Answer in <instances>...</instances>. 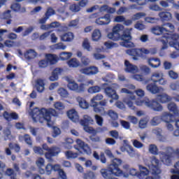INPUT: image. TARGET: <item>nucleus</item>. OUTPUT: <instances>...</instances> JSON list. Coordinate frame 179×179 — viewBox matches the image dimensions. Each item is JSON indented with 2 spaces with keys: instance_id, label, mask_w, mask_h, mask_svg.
Wrapping results in <instances>:
<instances>
[{
  "instance_id": "f257e3e1",
  "label": "nucleus",
  "mask_w": 179,
  "mask_h": 179,
  "mask_svg": "<svg viewBox=\"0 0 179 179\" xmlns=\"http://www.w3.org/2000/svg\"><path fill=\"white\" fill-rule=\"evenodd\" d=\"M131 30H132V28L130 29H127L124 31V25L117 24L113 27L112 32H110L108 34V38L113 40V41L122 40V45L127 48L135 47V44L131 41V40H132Z\"/></svg>"
},
{
  "instance_id": "f03ea898",
  "label": "nucleus",
  "mask_w": 179,
  "mask_h": 179,
  "mask_svg": "<svg viewBox=\"0 0 179 179\" xmlns=\"http://www.w3.org/2000/svg\"><path fill=\"white\" fill-rule=\"evenodd\" d=\"M51 115L57 117V111L55 109H45L44 108L40 109L35 108L32 110V120L34 122H40V124H46L49 128L52 127V121H51Z\"/></svg>"
},
{
  "instance_id": "7ed1b4c3",
  "label": "nucleus",
  "mask_w": 179,
  "mask_h": 179,
  "mask_svg": "<svg viewBox=\"0 0 179 179\" xmlns=\"http://www.w3.org/2000/svg\"><path fill=\"white\" fill-rule=\"evenodd\" d=\"M178 34H167L166 35L162 36L161 38H156V41L158 43H162V50H167V48H169V45L167 43H169V45H173L174 43L177 42V40H178Z\"/></svg>"
},
{
  "instance_id": "20e7f679",
  "label": "nucleus",
  "mask_w": 179,
  "mask_h": 179,
  "mask_svg": "<svg viewBox=\"0 0 179 179\" xmlns=\"http://www.w3.org/2000/svg\"><path fill=\"white\" fill-rule=\"evenodd\" d=\"M136 106H145L154 111H163V106L156 99L150 100L149 98H145L141 101H136Z\"/></svg>"
},
{
  "instance_id": "39448f33",
  "label": "nucleus",
  "mask_w": 179,
  "mask_h": 179,
  "mask_svg": "<svg viewBox=\"0 0 179 179\" xmlns=\"http://www.w3.org/2000/svg\"><path fill=\"white\" fill-rule=\"evenodd\" d=\"M148 166L155 178H160L159 175L162 173V171L159 168V159H156V157L149 158Z\"/></svg>"
},
{
  "instance_id": "423d86ee",
  "label": "nucleus",
  "mask_w": 179,
  "mask_h": 179,
  "mask_svg": "<svg viewBox=\"0 0 179 179\" xmlns=\"http://www.w3.org/2000/svg\"><path fill=\"white\" fill-rule=\"evenodd\" d=\"M121 93H126L129 94L127 96L123 99L124 103L129 107L131 110H135V106H134V100H135V96L132 94V92L129 91L127 88H122L121 90Z\"/></svg>"
},
{
  "instance_id": "0eeeda50",
  "label": "nucleus",
  "mask_w": 179,
  "mask_h": 179,
  "mask_svg": "<svg viewBox=\"0 0 179 179\" xmlns=\"http://www.w3.org/2000/svg\"><path fill=\"white\" fill-rule=\"evenodd\" d=\"M165 150H166V152H159V157H160L161 162H162L164 164L169 166L171 163V155H170L169 153H171V152H173V148L171 147H166L165 148Z\"/></svg>"
},
{
  "instance_id": "6e6552de",
  "label": "nucleus",
  "mask_w": 179,
  "mask_h": 179,
  "mask_svg": "<svg viewBox=\"0 0 179 179\" xmlns=\"http://www.w3.org/2000/svg\"><path fill=\"white\" fill-rule=\"evenodd\" d=\"M151 80L153 83H159L164 86L167 85V80L164 79V74L162 71H157L152 73L151 76Z\"/></svg>"
},
{
  "instance_id": "1a4fd4ad",
  "label": "nucleus",
  "mask_w": 179,
  "mask_h": 179,
  "mask_svg": "<svg viewBox=\"0 0 179 179\" xmlns=\"http://www.w3.org/2000/svg\"><path fill=\"white\" fill-rule=\"evenodd\" d=\"M61 149L57 146L51 147L49 150V152L45 153V157L48 160V162H52V157L58 156Z\"/></svg>"
},
{
  "instance_id": "9d476101",
  "label": "nucleus",
  "mask_w": 179,
  "mask_h": 179,
  "mask_svg": "<svg viewBox=\"0 0 179 179\" xmlns=\"http://www.w3.org/2000/svg\"><path fill=\"white\" fill-rule=\"evenodd\" d=\"M146 90L152 93V94H157V93H160V92H164V88L162 87H158L155 83H149L145 87Z\"/></svg>"
},
{
  "instance_id": "9b49d317",
  "label": "nucleus",
  "mask_w": 179,
  "mask_h": 179,
  "mask_svg": "<svg viewBox=\"0 0 179 179\" xmlns=\"http://www.w3.org/2000/svg\"><path fill=\"white\" fill-rule=\"evenodd\" d=\"M124 71L125 72H127L128 73H138L139 72V69L138 68V66H135L129 61L125 60L124 61Z\"/></svg>"
},
{
  "instance_id": "f8f14e48",
  "label": "nucleus",
  "mask_w": 179,
  "mask_h": 179,
  "mask_svg": "<svg viewBox=\"0 0 179 179\" xmlns=\"http://www.w3.org/2000/svg\"><path fill=\"white\" fill-rule=\"evenodd\" d=\"M80 73L87 75V76H92L93 75H97L99 73V69L96 66L85 67L80 70Z\"/></svg>"
},
{
  "instance_id": "ddd939ff",
  "label": "nucleus",
  "mask_w": 179,
  "mask_h": 179,
  "mask_svg": "<svg viewBox=\"0 0 179 179\" xmlns=\"http://www.w3.org/2000/svg\"><path fill=\"white\" fill-rule=\"evenodd\" d=\"M111 22V15L110 14H106L103 17H100L95 20L96 24L99 26H107Z\"/></svg>"
},
{
  "instance_id": "4468645a",
  "label": "nucleus",
  "mask_w": 179,
  "mask_h": 179,
  "mask_svg": "<svg viewBox=\"0 0 179 179\" xmlns=\"http://www.w3.org/2000/svg\"><path fill=\"white\" fill-rule=\"evenodd\" d=\"M130 52L131 55H134V57H142L143 54L148 55L149 54V50L145 48H134L130 50Z\"/></svg>"
},
{
  "instance_id": "2eb2a0df",
  "label": "nucleus",
  "mask_w": 179,
  "mask_h": 179,
  "mask_svg": "<svg viewBox=\"0 0 179 179\" xmlns=\"http://www.w3.org/2000/svg\"><path fill=\"white\" fill-rule=\"evenodd\" d=\"M35 87L38 93H43L45 90V80L41 78L36 80Z\"/></svg>"
},
{
  "instance_id": "dca6fc26",
  "label": "nucleus",
  "mask_w": 179,
  "mask_h": 179,
  "mask_svg": "<svg viewBox=\"0 0 179 179\" xmlns=\"http://www.w3.org/2000/svg\"><path fill=\"white\" fill-rule=\"evenodd\" d=\"M152 133L156 135L158 141L160 142H166V141H167V138L162 134L163 130L162 129L156 127L152 130Z\"/></svg>"
},
{
  "instance_id": "f3484780",
  "label": "nucleus",
  "mask_w": 179,
  "mask_h": 179,
  "mask_svg": "<svg viewBox=\"0 0 179 179\" xmlns=\"http://www.w3.org/2000/svg\"><path fill=\"white\" fill-rule=\"evenodd\" d=\"M104 92L108 97H110L113 100H118V94H117L115 90L113 89V87H108L105 89Z\"/></svg>"
},
{
  "instance_id": "a211bd4d",
  "label": "nucleus",
  "mask_w": 179,
  "mask_h": 179,
  "mask_svg": "<svg viewBox=\"0 0 179 179\" xmlns=\"http://www.w3.org/2000/svg\"><path fill=\"white\" fill-rule=\"evenodd\" d=\"M156 100L157 101H159V103H162L163 104H164L166 103H169V101H171V100H173V97L170 96L166 93H164L157 95Z\"/></svg>"
},
{
  "instance_id": "6ab92c4d",
  "label": "nucleus",
  "mask_w": 179,
  "mask_h": 179,
  "mask_svg": "<svg viewBox=\"0 0 179 179\" xmlns=\"http://www.w3.org/2000/svg\"><path fill=\"white\" fill-rule=\"evenodd\" d=\"M158 16L162 22H170L173 19V15L169 11L159 12Z\"/></svg>"
},
{
  "instance_id": "aec40b11",
  "label": "nucleus",
  "mask_w": 179,
  "mask_h": 179,
  "mask_svg": "<svg viewBox=\"0 0 179 179\" xmlns=\"http://www.w3.org/2000/svg\"><path fill=\"white\" fill-rule=\"evenodd\" d=\"M60 38L62 41L70 43L71 41H73L75 38V35L72 32L64 33L60 36Z\"/></svg>"
},
{
  "instance_id": "412c9836",
  "label": "nucleus",
  "mask_w": 179,
  "mask_h": 179,
  "mask_svg": "<svg viewBox=\"0 0 179 179\" xmlns=\"http://www.w3.org/2000/svg\"><path fill=\"white\" fill-rule=\"evenodd\" d=\"M49 65H55L58 62V56L52 54H46L45 56Z\"/></svg>"
},
{
  "instance_id": "4be33fe9",
  "label": "nucleus",
  "mask_w": 179,
  "mask_h": 179,
  "mask_svg": "<svg viewBox=\"0 0 179 179\" xmlns=\"http://www.w3.org/2000/svg\"><path fill=\"white\" fill-rule=\"evenodd\" d=\"M67 115L69 118L73 121V122H78L79 120V115H78V112H76V110L74 109L70 110L67 113Z\"/></svg>"
},
{
  "instance_id": "5701e85b",
  "label": "nucleus",
  "mask_w": 179,
  "mask_h": 179,
  "mask_svg": "<svg viewBox=\"0 0 179 179\" xmlns=\"http://www.w3.org/2000/svg\"><path fill=\"white\" fill-rule=\"evenodd\" d=\"M24 55L26 59L30 60L34 59V58H36L38 54L36 53V50L30 49L27 50Z\"/></svg>"
},
{
  "instance_id": "b1692460",
  "label": "nucleus",
  "mask_w": 179,
  "mask_h": 179,
  "mask_svg": "<svg viewBox=\"0 0 179 179\" xmlns=\"http://www.w3.org/2000/svg\"><path fill=\"white\" fill-rule=\"evenodd\" d=\"M168 110L171 111V113H173L175 115H179V110L178 107L177 106V104L174 102H170L167 105Z\"/></svg>"
},
{
  "instance_id": "393cba45",
  "label": "nucleus",
  "mask_w": 179,
  "mask_h": 179,
  "mask_svg": "<svg viewBox=\"0 0 179 179\" xmlns=\"http://www.w3.org/2000/svg\"><path fill=\"white\" fill-rule=\"evenodd\" d=\"M160 59L157 57H152L148 59V65L152 66V68H159L161 65Z\"/></svg>"
},
{
  "instance_id": "a878e982",
  "label": "nucleus",
  "mask_w": 179,
  "mask_h": 179,
  "mask_svg": "<svg viewBox=\"0 0 179 179\" xmlns=\"http://www.w3.org/2000/svg\"><path fill=\"white\" fill-rule=\"evenodd\" d=\"M162 26L164 33H166V35L169 34V33H172V31H174V25L170 22L164 24Z\"/></svg>"
},
{
  "instance_id": "bb28decb",
  "label": "nucleus",
  "mask_w": 179,
  "mask_h": 179,
  "mask_svg": "<svg viewBox=\"0 0 179 179\" xmlns=\"http://www.w3.org/2000/svg\"><path fill=\"white\" fill-rule=\"evenodd\" d=\"M93 157L94 159H96V160H100L101 163H103V164H106V163H107V158H106L104 152H101L100 155H99V153L94 151L93 153Z\"/></svg>"
},
{
  "instance_id": "cd10ccee",
  "label": "nucleus",
  "mask_w": 179,
  "mask_h": 179,
  "mask_svg": "<svg viewBox=\"0 0 179 179\" xmlns=\"http://www.w3.org/2000/svg\"><path fill=\"white\" fill-rule=\"evenodd\" d=\"M161 120L166 123L173 122V115L169 112H164L161 115Z\"/></svg>"
},
{
  "instance_id": "c85d7f7f",
  "label": "nucleus",
  "mask_w": 179,
  "mask_h": 179,
  "mask_svg": "<svg viewBox=\"0 0 179 179\" xmlns=\"http://www.w3.org/2000/svg\"><path fill=\"white\" fill-rule=\"evenodd\" d=\"M139 170L140 172L138 173V177L140 179H143L146 176L149 175V170H148V168L142 166H139Z\"/></svg>"
},
{
  "instance_id": "c756f323",
  "label": "nucleus",
  "mask_w": 179,
  "mask_h": 179,
  "mask_svg": "<svg viewBox=\"0 0 179 179\" xmlns=\"http://www.w3.org/2000/svg\"><path fill=\"white\" fill-rule=\"evenodd\" d=\"M99 12H106L107 13H115V8H111L108 5H103L102 6H99Z\"/></svg>"
},
{
  "instance_id": "7c9ffc66",
  "label": "nucleus",
  "mask_w": 179,
  "mask_h": 179,
  "mask_svg": "<svg viewBox=\"0 0 179 179\" xmlns=\"http://www.w3.org/2000/svg\"><path fill=\"white\" fill-rule=\"evenodd\" d=\"M76 101L79 103V106L81 108H84L85 110L89 108V103L86 101V100H85V99L80 96H78L76 98Z\"/></svg>"
},
{
  "instance_id": "2f4dec72",
  "label": "nucleus",
  "mask_w": 179,
  "mask_h": 179,
  "mask_svg": "<svg viewBox=\"0 0 179 179\" xmlns=\"http://www.w3.org/2000/svg\"><path fill=\"white\" fill-rule=\"evenodd\" d=\"M10 8L14 10V12H20V13H24V12H26V8H21L18 3L12 4Z\"/></svg>"
},
{
  "instance_id": "473e14b6",
  "label": "nucleus",
  "mask_w": 179,
  "mask_h": 179,
  "mask_svg": "<svg viewBox=\"0 0 179 179\" xmlns=\"http://www.w3.org/2000/svg\"><path fill=\"white\" fill-rule=\"evenodd\" d=\"M3 117L7 121H12L13 120H17L19 118V116L17 114L13 113H8V112H4Z\"/></svg>"
},
{
  "instance_id": "72a5a7b5",
  "label": "nucleus",
  "mask_w": 179,
  "mask_h": 179,
  "mask_svg": "<svg viewBox=\"0 0 179 179\" xmlns=\"http://www.w3.org/2000/svg\"><path fill=\"white\" fill-rule=\"evenodd\" d=\"M148 122H149V118L148 117L141 118L138 122V128H140V129H145V128H148Z\"/></svg>"
},
{
  "instance_id": "f704fd0d",
  "label": "nucleus",
  "mask_w": 179,
  "mask_h": 179,
  "mask_svg": "<svg viewBox=\"0 0 179 179\" xmlns=\"http://www.w3.org/2000/svg\"><path fill=\"white\" fill-rule=\"evenodd\" d=\"M151 32L156 36H160V34H163L164 31H163L162 25L160 26H155L151 29Z\"/></svg>"
},
{
  "instance_id": "c9c22d12",
  "label": "nucleus",
  "mask_w": 179,
  "mask_h": 179,
  "mask_svg": "<svg viewBox=\"0 0 179 179\" xmlns=\"http://www.w3.org/2000/svg\"><path fill=\"white\" fill-rule=\"evenodd\" d=\"M103 99V94H96L91 99L92 106H99V103H97V101H101Z\"/></svg>"
},
{
  "instance_id": "e433bc0d",
  "label": "nucleus",
  "mask_w": 179,
  "mask_h": 179,
  "mask_svg": "<svg viewBox=\"0 0 179 179\" xmlns=\"http://www.w3.org/2000/svg\"><path fill=\"white\" fill-rule=\"evenodd\" d=\"M1 19H6L7 20L6 23L7 24H10L12 23V15H10V10H7L6 12L3 13L1 15Z\"/></svg>"
},
{
  "instance_id": "4c0bfd02",
  "label": "nucleus",
  "mask_w": 179,
  "mask_h": 179,
  "mask_svg": "<svg viewBox=\"0 0 179 179\" xmlns=\"http://www.w3.org/2000/svg\"><path fill=\"white\" fill-rule=\"evenodd\" d=\"M65 149H72V145H73V139L71 138H66L63 143Z\"/></svg>"
},
{
  "instance_id": "58836bf2",
  "label": "nucleus",
  "mask_w": 179,
  "mask_h": 179,
  "mask_svg": "<svg viewBox=\"0 0 179 179\" xmlns=\"http://www.w3.org/2000/svg\"><path fill=\"white\" fill-rule=\"evenodd\" d=\"M80 124L82 125H88V124H93V119L90 116L85 115H84L83 119L81 120Z\"/></svg>"
},
{
  "instance_id": "ea45409f",
  "label": "nucleus",
  "mask_w": 179,
  "mask_h": 179,
  "mask_svg": "<svg viewBox=\"0 0 179 179\" xmlns=\"http://www.w3.org/2000/svg\"><path fill=\"white\" fill-rule=\"evenodd\" d=\"M148 152L151 153V155H159V149L157 148V145L155 144H150L148 146Z\"/></svg>"
},
{
  "instance_id": "a19ab883",
  "label": "nucleus",
  "mask_w": 179,
  "mask_h": 179,
  "mask_svg": "<svg viewBox=\"0 0 179 179\" xmlns=\"http://www.w3.org/2000/svg\"><path fill=\"white\" fill-rule=\"evenodd\" d=\"M72 57V52H62L59 54V59L62 61H66V59H69Z\"/></svg>"
},
{
  "instance_id": "79ce46f5",
  "label": "nucleus",
  "mask_w": 179,
  "mask_h": 179,
  "mask_svg": "<svg viewBox=\"0 0 179 179\" xmlns=\"http://www.w3.org/2000/svg\"><path fill=\"white\" fill-rule=\"evenodd\" d=\"M160 122H162V117L155 116L150 120V124L152 127H157Z\"/></svg>"
},
{
  "instance_id": "37998d69",
  "label": "nucleus",
  "mask_w": 179,
  "mask_h": 179,
  "mask_svg": "<svg viewBox=\"0 0 179 179\" xmlns=\"http://www.w3.org/2000/svg\"><path fill=\"white\" fill-rule=\"evenodd\" d=\"M67 64L70 68H78V66L80 65L79 61H78V59L76 58L70 59Z\"/></svg>"
},
{
  "instance_id": "c03bdc74",
  "label": "nucleus",
  "mask_w": 179,
  "mask_h": 179,
  "mask_svg": "<svg viewBox=\"0 0 179 179\" xmlns=\"http://www.w3.org/2000/svg\"><path fill=\"white\" fill-rule=\"evenodd\" d=\"M92 40L93 41H99L101 37V33L99 29H95L92 33Z\"/></svg>"
},
{
  "instance_id": "a18cd8bd",
  "label": "nucleus",
  "mask_w": 179,
  "mask_h": 179,
  "mask_svg": "<svg viewBox=\"0 0 179 179\" xmlns=\"http://www.w3.org/2000/svg\"><path fill=\"white\" fill-rule=\"evenodd\" d=\"M83 47L85 50H87V51H92V50H93L92 45H90V42H89V39L87 38L84 39Z\"/></svg>"
},
{
  "instance_id": "49530a36",
  "label": "nucleus",
  "mask_w": 179,
  "mask_h": 179,
  "mask_svg": "<svg viewBox=\"0 0 179 179\" xmlns=\"http://www.w3.org/2000/svg\"><path fill=\"white\" fill-rule=\"evenodd\" d=\"M101 91V87L99 86H94V87H90L88 89V93H90L91 94H94L95 93H99Z\"/></svg>"
},
{
  "instance_id": "de8ad7c7",
  "label": "nucleus",
  "mask_w": 179,
  "mask_h": 179,
  "mask_svg": "<svg viewBox=\"0 0 179 179\" xmlns=\"http://www.w3.org/2000/svg\"><path fill=\"white\" fill-rule=\"evenodd\" d=\"M126 152L128 153L129 156L130 157H135L136 156V154L135 153V150H134V148L132 146L129 145L125 148Z\"/></svg>"
},
{
  "instance_id": "09e8293b",
  "label": "nucleus",
  "mask_w": 179,
  "mask_h": 179,
  "mask_svg": "<svg viewBox=\"0 0 179 179\" xmlns=\"http://www.w3.org/2000/svg\"><path fill=\"white\" fill-rule=\"evenodd\" d=\"M169 87L171 90H173L174 92H178L179 91V81H175L171 83L169 85Z\"/></svg>"
},
{
  "instance_id": "8fccbe9b",
  "label": "nucleus",
  "mask_w": 179,
  "mask_h": 179,
  "mask_svg": "<svg viewBox=\"0 0 179 179\" xmlns=\"http://www.w3.org/2000/svg\"><path fill=\"white\" fill-rule=\"evenodd\" d=\"M65 156L67 159H76L78 157V153L69 150L65 152Z\"/></svg>"
},
{
  "instance_id": "3c124183",
  "label": "nucleus",
  "mask_w": 179,
  "mask_h": 179,
  "mask_svg": "<svg viewBox=\"0 0 179 179\" xmlns=\"http://www.w3.org/2000/svg\"><path fill=\"white\" fill-rule=\"evenodd\" d=\"M80 62L83 65H84V66H87L88 65H90V63L92 62V61L89 57L86 56H83L80 59Z\"/></svg>"
},
{
  "instance_id": "603ef678",
  "label": "nucleus",
  "mask_w": 179,
  "mask_h": 179,
  "mask_svg": "<svg viewBox=\"0 0 179 179\" xmlns=\"http://www.w3.org/2000/svg\"><path fill=\"white\" fill-rule=\"evenodd\" d=\"M134 27L137 29V30H145V29H146V26H145V24H143V22H141V21H138L135 25Z\"/></svg>"
},
{
  "instance_id": "864d4df0",
  "label": "nucleus",
  "mask_w": 179,
  "mask_h": 179,
  "mask_svg": "<svg viewBox=\"0 0 179 179\" xmlns=\"http://www.w3.org/2000/svg\"><path fill=\"white\" fill-rule=\"evenodd\" d=\"M57 93L58 94H59V96H61V97H64L66 98L68 96V91H66V90H65L64 88H59L57 90Z\"/></svg>"
},
{
  "instance_id": "5fc2aeb1",
  "label": "nucleus",
  "mask_w": 179,
  "mask_h": 179,
  "mask_svg": "<svg viewBox=\"0 0 179 179\" xmlns=\"http://www.w3.org/2000/svg\"><path fill=\"white\" fill-rule=\"evenodd\" d=\"M108 115H109V117L114 120H117L118 118V113L113 110H108Z\"/></svg>"
},
{
  "instance_id": "6e6d98bb",
  "label": "nucleus",
  "mask_w": 179,
  "mask_h": 179,
  "mask_svg": "<svg viewBox=\"0 0 179 179\" xmlns=\"http://www.w3.org/2000/svg\"><path fill=\"white\" fill-rule=\"evenodd\" d=\"M143 16H146L145 13H137L132 16L131 19L134 21L139 20V19H141V17H143Z\"/></svg>"
},
{
  "instance_id": "4d7b16f0",
  "label": "nucleus",
  "mask_w": 179,
  "mask_h": 179,
  "mask_svg": "<svg viewBox=\"0 0 179 179\" xmlns=\"http://www.w3.org/2000/svg\"><path fill=\"white\" fill-rule=\"evenodd\" d=\"M104 45L108 49L117 48V47H118V43H115L113 42H105Z\"/></svg>"
},
{
  "instance_id": "13d9d810",
  "label": "nucleus",
  "mask_w": 179,
  "mask_h": 179,
  "mask_svg": "<svg viewBox=\"0 0 179 179\" xmlns=\"http://www.w3.org/2000/svg\"><path fill=\"white\" fill-rule=\"evenodd\" d=\"M54 107L56 108V110H64L65 109V105L60 101L55 102L54 103Z\"/></svg>"
},
{
  "instance_id": "bf43d9fd",
  "label": "nucleus",
  "mask_w": 179,
  "mask_h": 179,
  "mask_svg": "<svg viewBox=\"0 0 179 179\" xmlns=\"http://www.w3.org/2000/svg\"><path fill=\"white\" fill-rule=\"evenodd\" d=\"M78 83H76L75 81H73L71 83H69L67 85V87L70 90H73L74 92H76L78 90Z\"/></svg>"
},
{
  "instance_id": "052dcab7",
  "label": "nucleus",
  "mask_w": 179,
  "mask_h": 179,
  "mask_svg": "<svg viewBox=\"0 0 179 179\" xmlns=\"http://www.w3.org/2000/svg\"><path fill=\"white\" fill-rule=\"evenodd\" d=\"M53 15H55V10L51 7L48 8L45 13V16L48 17L50 19V17L52 16Z\"/></svg>"
},
{
  "instance_id": "680f3d73",
  "label": "nucleus",
  "mask_w": 179,
  "mask_h": 179,
  "mask_svg": "<svg viewBox=\"0 0 179 179\" xmlns=\"http://www.w3.org/2000/svg\"><path fill=\"white\" fill-rule=\"evenodd\" d=\"M168 73H169V78H171V79H173L174 80H176V79H178V73H177L174 71L171 70L169 71Z\"/></svg>"
},
{
  "instance_id": "e2e57ef3",
  "label": "nucleus",
  "mask_w": 179,
  "mask_h": 179,
  "mask_svg": "<svg viewBox=\"0 0 179 179\" xmlns=\"http://www.w3.org/2000/svg\"><path fill=\"white\" fill-rule=\"evenodd\" d=\"M48 65H50V64H48V62L47 59L46 60L42 59L38 62L39 68H47V66H48Z\"/></svg>"
},
{
  "instance_id": "0e129e2a",
  "label": "nucleus",
  "mask_w": 179,
  "mask_h": 179,
  "mask_svg": "<svg viewBox=\"0 0 179 179\" xmlns=\"http://www.w3.org/2000/svg\"><path fill=\"white\" fill-rule=\"evenodd\" d=\"M95 121L96 122V124L99 126V127H103V120L101 117V116L99 115H95Z\"/></svg>"
},
{
  "instance_id": "69168bd1",
  "label": "nucleus",
  "mask_w": 179,
  "mask_h": 179,
  "mask_svg": "<svg viewBox=\"0 0 179 179\" xmlns=\"http://www.w3.org/2000/svg\"><path fill=\"white\" fill-rule=\"evenodd\" d=\"M145 21L147 23H156V22H159V19L153 17H147L145 18Z\"/></svg>"
},
{
  "instance_id": "338daca9",
  "label": "nucleus",
  "mask_w": 179,
  "mask_h": 179,
  "mask_svg": "<svg viewBox=\"0 0 179 179\" xmlns=\"http://www.w3.org/2000/svg\"><path fill=\"white\" fill-rule=\"evenodd\" d=\"M69 9L71 12H79V10H80V6L78 4H72L69 6Z\"/></svg>"
},
{
  "instance_id": "774afa93",
  "label": "nucleus",
  "mask_w": 179,
  "mask_h": 179,
  "mask_svg": "<svg viewBox=\"0 0 179 179\" xmlns=\"http://www.w3.org/2000/svg\"><path fill=\"white\" fill-rule=\"evenodd\" d=\"M171 173H173V175L171 176V179H179V171L172 169Z\"/></svg>"
}]
</instances>
